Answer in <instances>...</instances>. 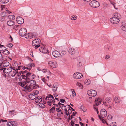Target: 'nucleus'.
Masks as SVG:
<instances>
[{
	"label": "nucleus",
	"instance_id": "nucleus-1",
	"mask_svg": "<svg viewBox=\"0 0 126 126\" xmlns=\"http://www.w3.org/2000/svg\"><path fill=\"white\" fill-rule=\"evenodd\" d=\"M107 115V112L106 110L104 109H102L101 110L100 115H98V117L100 120L103 121L104 119L102 118L106 117Z\"/></svg>",
	"mask_w": 126,
	"mask_h": 126
},
{
	"label": "nucleus",
	"instance_id": "nucleus-2",
	"mask_svg": "<svg viewBox=\"0 0 126 126\" xmlns=\"http://www.w3.org/2000/svg\"><path fill=\"white\" fill-rule=\"evenodd\" d=\"M111 99L110 97L107 98H106L104 101L103 102V104L105 106H109L112 104L111 102Z\"/></svg>",
	"mask_w": 126,
	"mask_h": 126
},
{
	"label": "nucleus",
	"instance_id": "nucleus-3",
	"mask_svg": "<svg viewBox=\"0 0 126 126\" xmlns=\"http://www.w3.org/2000/svg\"><path fill=\"white\" fill-rule=\"evenodd\" d=\"M90 5L92 7L94 8H97L100 6L99 2L95 0L92 1L90 3Z\"/></svg>",
	"mask_w": 126,
	"mask_h": 126
},
{
	"label": "nucleus",
	"instance_id": "nucleus-4",
	"mask_svg": "<svg viewBox=\"0 0 126 126\" xmlns=\"http://www.w3.org/2000/svg\"><path fill=\"white\" fill-rule=\"evenodd\" d=\"M24 88V91L31 92L33 89L36 88V87H35V86H32L30 85H28V84L27 83Z\"/></svg>",
	"mask_w": 126,
	"mask_h": 126
},
{
	"label": "nucleus",
	"instance_id": "nucleus-5",
	"mask_svg": "<svg viewBox=\"0 0 126 126\" xmlns=\"http://www.w3.org/2000/svg\"><path fill=\"white\" fill-rule=\"evenodd\" d=\"M40 51L42 53L45 54L48 52V50L46 48L44 45L40 43Z\"/></svg>",
	"mask_w": 126,
	"mask_h": 126
},
{
	"label": "nucleus",
	"instance_id": "nucleus-6",
	"mask_svg": "<svg viewBox=\"0 0 126 126\" xmlns=\"http://www.w3.org/2000/svg\"><path fill=\"white\" fill-rule=\"evenodd\" d=\"M87 94L90 96L94 97L96 95L97 93L95 90H91L88 91Z\"/></svg>",
	"mask_w": 126,
	"mask_h": 126
},
{
	"label": "nucleus",
	"instance_id": "nucleus-7",
	"mask_svg": "<svg viewBox=\"0 0 126 126\" xmlns=\"http://www.w3.org/2000/svg\"><path fill=\"white\" fill-rule=\"evenodd\" d=\"M52 54L53 56L55 58H60L62 57L61 54L58 51L56 50L53 51Z\"/></svg>",
	"mask_w": 126,
	"mask_h": 126
},
{
	"label": "nucleus",
	"instance_id": "nucleus-8",
	"mask_svg": "<svg viewBox=\"0 0 126 126\" xmlns=\"http://www.w3.org/2000/svg\"><path fill=\"white\" fill-rule=\"evenodd\" d=\"M27 32L26 29L24 28H22L19 30V35L22 36H25Z\"/></svg>",
	"mask_w": 126,
	"mask_h": 126
},
{
	"label": "nucleus",
	"instance_id": "nucleus-9",
	"mask_svg": "<svg viewBox=\"0 0 126 126\" xmlns=\"http://www.w3.org/2000/svg\"><path fill=\"white\" fill-rule=\"evenodd\" d=\"M119 17L115 18V17H112L110 19V21L112 23L114 24H116L118 23L120 21L119 20Z\"/></svg>",
	"mask_w": 126,
	"mask_h": 126
},
{
	"label": "nucleus",
	"instance_id": "nucleus-10",
	"mask_svg": "<svg viewBox=\"0 0 126 126\" xmlns=\"http://www.w3.org/2000/svg\"><path fill=\"white\" fill-rule=\"evenodd\" d=\"M73 76L74 79H78L81 78L83 77V75L80 73L76 72L73 74Z\"/></svg>",
	"mask_w": 126,
	"mask_h": 126
},
{
	"label": "nucleus",
	"instance_id": "nucleus-11",
	"mask_svg": "<svg viewBox=\"0 0 126 126\" xmlns=\"http://www.w3.org/2000/svg\"><path fill=\"white\" fill-rule=\"evenodd\" d=\"M16 22L20 24H22L24 22V19L20 16H18L16 18Z\"/></svg>",
	"mask_w": 126,
	"mask_h": 126
},
{
	"label": "nucleus",
	"instance_id": "nucleus-12",
	"mask_svg": "<svg viewBox=\"0 0 126 126\" xmlns=\"http://www.w3.org/2000/svg\"><path fill=\"white\" fill-rule=\"evenodd\" d=\"M18 124L16 122L14 121H10L7 122V125L9 126H16Z\"/></svg>",
	"mask_w": 126,
	"mask_h": 126
},
{
	"label": "nucleus",
	"instance_id": "nucleus-13",
	"mask_svg": "<svg viewBox=\"0 0 126 126\" xmlns=\"http://www.w3.org/2000/svg\"><path fill=\"white\" fill-rule=\"evenodd\" d=\"M49 65L53 67H56L57 65L56 62L55 61H50L48 63Z\"/></svg>",
	"mask_w": 126,
	"mask_h": 126
},
{
	"label": "nucleus",
	"instance_id": "nucleus-14",
	"mask_svg": "<svg viewBox=\"0 0 126 126\" xmlns=\"http://www.w3.org/2000/svg\"><path fill=\"white\" fill-rule=\"evenodd\" d=\"M3 71H4L7 74H10L12 71V67L11 66L10 68H3Z\"/></svg>",
	"mask_w": 126,
	"mask_h": 126
},
{
	"label": "nucleus",
	"instance_id": "nucleus-15",
	"mask_svg": "<svg viewBox=\"0 0 126 126\" xmlns=\"http://www.w3.org/2000/svg\"><path fill=\"white\" fill-rule=\"evenodd\" d=\"M121 29L123 31H126V22L123 21L121 23Z\"/></svg>",
	"mask_w": 126,
	"mask_h": 126
},
{
	"label": "nucleus",
	"instance_id": "nucleus-16",
	"mask_svg": "<svg viewBox=\"0 0 126 126\" xmlns=\"http://www.w3.org/2000/svg\"><path fill=\"white\" fill-rule=\"evenodd\" d=\"M25 37L28 39H31L33 37V34L32 33H28L25 35Z\"/></svg>",
	"mask_w": 126,
	"mask_h": 126
},
{
	"label": "nucleus",
	"instance_id": "nucleus-17",
	"mask_svg": "<svg viewBox=\"0 0 126 126\" xmlns=\"http://www.w3.org/2000/svg\"><path fill=\"white\" fill-rule=\"evenodd\" d=\"M29 79L28 80V82L27 83L28 84V85H30L32 86H35V87L37 88V86H34L36 83L35 81L33 80H29Z\"/></svg>",
	"mask_w": 126,
	"mask_h": 126
},
{
	"label": "nucleus",
	"instance_id": "nucleus-18",
	"mask_svg": "<svg viewBox=\"0 0 126 126\" xmlns=\"http://www.w3.org/2000/svg\"><path fill=\"white\" fill-rule=\"evenodd\" d=\"M54 99L53 95L51 94L48 95L45 99V100H49V101H53V99Z\"/></svg>",
	"mask_w": 126,
	"mask_h": 126
},
{
	"label": "nucleus",
	"instance_id": "nucleus-19",
	"mask_svg": "<svg viewBox=\"0 0 126 126\" xmlns=\"http://www.w3.org/2000/svg\"><path fill=\"white\" fill-rule=\"evenodd\" d=\"M28 79H27L26 80V81L19 82H18V84L19 85L22 87L25 86L27 84V82H28Z\"/></svg>",
	"mask_w": 126,
	"mask_h": 126
},
{
	"label": "nucleus",
	"instance_id": "nucleus-20",
	"mask_svg": "<svg viewBox=\"0 0 126 126\" xmlns=\"http://www.w3.org/2000/svg\"><path fill=\"white\" fill-rule=\"evenodd\" d=\"M39 40L38 38L36 39L35 40H33V43H35L37 44V45H35V48L36 49L38 47H39Z\"/></svg>",
	"mask_w": 126,
	"mask_h": 126
},
{
	"label": "nucleus",
	"instance_id": "nucleus-21",
	"mask_svg": "<svg viewBox=\"0 0 126 126\" xmlns=\"http://www.w3.org/2000/svg\"><path fill=\"white\" fill-rule=\"evenodd\" d=\"M7 24L9 26H12L15 24V22L13 20H11L8 21Z\"/></svg>",
	"mask_w": 126,
	"mask_h": 126
},
{
	"label": "nucleus",
	"instance_id": "nucleus-22",
	"mask_svg": "<svg viewBox=\"0 0 126 126\" xmlns=\"http://www.w3.org/2000/svg\"><path fill=\"white\" fill-rule=\"evenodd\" d=\"M9 63L7 62H2L0 63V66H3V67H5L8 66L9 65Z\"/></svg>",
	"mask_w": 126,
	"mask_h": 126
},
{
	"label": "nucleus",
	"instance_id": "nucleus-23",
	"mask_svg": "<svg viewBox=\"0 0 126 126\" xmlns=\"http://www.w3.org/2000/svg\"><path fill=\"white\" fill-rule=\"evenodd\" d=\"M101 99L100 98H98L95 99V103L96 106H98L101 103Z\"/></svg>",
	"mask_w": 126,
	"mask_h": 126
},
{
	"label": "nucleus",
	"instance_id": "nucleus-24",
	"mask_svg": "<svg viewBox=\"0 0 126 126\" xmlns=\"http://www.w3.org/2000/svg\"><path fill=\"white\" fill-rule=\"evenodd\" d=\"M114 101L115 103H119L121 102L120 98L118 96H116L114 98Z\"/></svg>",
	"mask_w": 126,
	"mask_h": 126
},
{
	"label": "nucleus",
	"instance_id": "nucleus-25",
	"mask_svg": "<svg viewBox=\"0 0 126 126\" xmlns=\"http://www.w3.org/2000/svg\"><path fill=\"white\" fill-rule=\"evenodd\" d=\"M69 52L71 54H74L75 52V50L74 48H70L69 49Z\"/></svg>",
	"mask_w": 126,
	"mask_h": 126
},
{
	"label": "nucleus",
	"instance_id": "nucleus-26",
	"mask_svg": "<svg viewBox=\"0 0 126 126\" xmlns=\"http://www.w3.org/2000/svg\"><path fill=\"white\" fill-rule=\"evenodd\" d=\"M4 50L2 52V53L4 55H7L8 54H9L10 52L9 51L6 50V49H5V48L3 49Z\"/></svg>",
	"mask_w": 126,
	"mask_h": 126
},
{
	"label": "nucleus",
	"instance_id": "nucleus-27",
	"mask_svg": "<svg viewBox=\"0 0 126 126\" xmlns=\"http://www.w3.org/2000/svg\"><path fill=\"white\" fill-rule=\"evenodd\" d=\"M8 18L10 19H11L13 20L15 18V16L13 15H9L8 16Z\"/></svg>",
	"mask_w": 126,
	"mask_h": 126
},
{
	"label": "nucleus",
	"instance_id": "nucleus-28",
	"mask_svg": "<svg viewBox=\"0 0 126 126\" xmlns=\"http://www.w3.org/2000/svg\"><path fill=\"white\" fill-rule=\"evenodd\" d=\"M17 72V70H15L14 71H13L11 74V76L12 77H14L16 73Z\"/></svg>",
	"mask_w": 126,
	"mask_h": 126
},
{
	"label": "nucleus",
	"instance_id": "nucleus-29",
	"mask_svg": "<svg viewBox=\"0 0 126 126\" xmlns=\"http://www.w3.org/2000/svg\"><path fill=\"white\" fill-rule=\"evenodd\" d=\"M90 83L91 81L90 80H86L84 82V84L85 85H87L90 84Z\"/></svg>",
	"mask_w": 126,
	"mask_h": 126
},
{
	"label": "nucleus",
	"instance_id": "nucleus-30",
	"mask_svg": "<svg viewBox=\"0 0 126 126\" xmlns=\"http://www.w3.org/2000/svg\"><path fill=\"white\" fill-rule=\"evenodd\" d=\"M7 13L5 12H3L1 14V15L2 17H6L7 16Z\"/></svg>",
	"mask_w": 126,
	"mask_h": 126
},
{
	"label": "nucleus",
	"instance_id": "nucleus-31",
	"mask_svg": "<svg viewBox=\"0 0 126 126\" xmlns=\"http://www.w3.org/2000/svg\"><path fill=\"white\" fill-rule=\"evenodd\" d=\"M55 107L54 106L49 110L50 112V113H53L55 110Z\"/></svg>",
	"mask_w": 126,
	"mask_h": 126
},
{
	"label": "nucleus",
	"instance_id": "nucleus-32",
	"mask_svg": "<svg viewBox=\"0 0 126 126\" xmlns=\"http://www.w3.org/2000/svg\"><path fill=\"white\" fill-rule=\"evenodd\" d=\"M9 0H1V2L2 3L5 4L8 2Z\"/></svg>",
	"mask_w": 126,
	"mask_h": 126
},
{
	"label": "nucleus",
	"instance_id": "nucleus-33",
	"mask_svg": "<svg viewBox=\"0 0 126 126\" xmlns=\"http://www.w3.org/2000/svg\"><path fill=\"white\" fill-rule=\"evenodd\" d=\"M77 18V17L76 16H73L71 17V19L72 20H76Z\"/></svg>",
	"mask_w": 126,
	"mask_h": 126
},
{
	"label": "nucleus",
	"instance_id": "nucleus-34",
	"mask_svg": "<svg viewBox=\"0 0 126 126\" xmlns=\"http://www.w3.org/2000/svg\"><path fill=\"white\" fill-rule=\"evenodd\" d=\"M19 26L18 25H16L14 26L13 29H15L16 30H18L19 28Z\"/></svg>",
	"mask_w": 126,
	"mask_h": 126
},
{
	"label": "nucleus",
	"instance_id": "nucleus-35",
	"mask_svg": "<svg viewBox=\"0 0 126 126\" xmlns=\"http://www.w3.org/2000/svg\"><path fill=\"white\" fill-rule=\"evenodd\" d=\"M53 92H55L57 90V89L58 88L57 86H55L54 84L53 85Z\"/></svg>",
	"mask_w": 126,
	"mask_h": 126
},
{
	"label": "nucleus",
	"instance_id": "nucleus-36",
	"mask_svg": "<svg viewBox=\"0 0 126 126\" xmlns=\"http://www.w3.org/2000/svg\"><path fill=\"white\" fill-rule=\"evenodd\" d=\"M76 85H77L79 87L81 88L82 89L83 88V86L81 83H79L77 82L76 84Z\"/></svg>",
	"mask_w": 126,
	"mask_h": 126
},
{
	"label": "nucleus",
	"instance_id": "nucleus-37",
	"mask_svg": "<svg viewBox=\"0 0 126 126\" xmlns=\"http://www.w3.org/2000/svg\"><path fill=\"white\" fill-rule=\"evenodd\" d=\"M35 101L38 104V105L39 106V99L38 98V97H37L36 98Z\"/></svg>",
	"mask_w": 126,
	"mask_h": 126
},
{
	"label": "nucleus",
	"instance_id": "nucleus-38",
	"mask_svg": "<svg viewBox=\"0 0 126 126\" xmlns=\"http://www.w3.org/2000/svg\"><path fill=\"white\" fill-rule=\"evenodd\" d=\"M113 16L114 17H115V18H117L118 17H119V18H120V17L118 16V14L117 13H114Z\"/></svg>",
	"mask_w": 126,
	"mask_h": 126
},
{
	"label": "nucleus",
	"instance_id": "nucleus-39",
	"mask_svg": "<svg viewBox=\"0 0 126 126\" xmlns=\"http://www.w3.org/2000/svg\"><path fill=\"white\" fill-rule=\"evenodd\" d=\"M31 73L29 72L27 73L25 76V77L26 78H31Z\"/></svg>",
	"mask_w": 126,
	"mask_h": 126
},
{
	"label": "nucleus",
	"instance_id": "nucleus-40",
	"mask_svg": "<svg viewBox=\"0 0 126 126\" xmlns=\"http://www.w3.org/2000/svg\"><path fill=\"white\" fill-rule=\"evenodd\" d=\"M7 58V57L6 56H2V58H1V59L3 60V61L4 62H5V61L7 60L6 59Z\"/></svg>",
	"mask_w": 126,
	"mask_h": 126
},
{
	"label": "nucleus",
	"instance_id": "nucleus-41",
	"mask_svg": "<svg viewBox=\"0 0 126 126\" xmlns=\"http://www.w3.org/2000/svg\"><path fill=\"white\" fill-rule=\"evenodd\" d=\"M5 48V47H4L3 46H1L0 44V51H2L3 49H4ZM0 53L1 54V52L0 51Z\"/></svg>",
	"mask_w": 126,
	"mask_h": 126
},
{
	"label": "nucleus",
	"instance_id": "nucleus-42",
	"mask_svg": "<svg viewBox=\"0 0 126 126\" xmlns=\"http://www.w3.org/2000/svg\"><path fill=\"white\" fill-rule=\"evenodd\" d=\"M80 109L84 112H86V109L85 108H84L83 107L81 106Z\"/></svg>",
	"mask_w": 126,
	"mask_h": 126
},
{
	"label": "nucleus",
	"instance_id": "nucleus-43",
	"mask_svg": "<svg viewBox=\"0 0 126 126\" xmlns=\"http://www.w3.org/2000/svg\"><path fill=\"white\" fill-rule=\"evenodd\" d=\"M72 93L73 94L72 95L73 96H75L76 95V94L75 93V91H74V90L73 89H72Z\"/></svg>",
	"mask_w": 126,
	"mask_h": 126
},
{
	"label": "nucleus",
	"instance_id": "nucleus-44",
	"mask_svg": "<svg viewBox=\"0 0 126 126\" xmlns=\"http://www.w3.org/2000/svg\"><path fill=\"white\" fill-rule=\"evenodd\" d=\"M39 93V92L38 91L36 90H35V92H33V94L34 95H37Z\"/></svg>",
	"mask_w": 126,
	"mask_h": 126
},
{
	"label": "nucleus",
	"instance_id": "nucleus-45",
	"mask_svg": "<svg viewBox=\"0 0 126 126\" xmlns=\"http://www.w3.org/2000/svg\"><path fill=\"white\" fill-rule=\"evenodd\" d=\"M53 101H48L47 102L48 105L50 106L51 105V104L52 103Z\"/></svg>",
	"mask_w": 126,
	"mask_h": 126
},
{
	"label": "nucleus",
	"instance_id": "nucleus-46",
	"mask_svg": "<svg viewBox=\"0 0 126 126\" xmlns=\"http://www.w3.org/2000/svg\"><path fill=\"white\" fill-rule=\"evenodd\" d=\"M9 113L10 114H12L14 113H15V110H12V111H9Z\"/></svg>",
	"mask_w": 126,
	"mask_h": 126
},
{
	"label": "nucleus",
	"instance_id": "nucleus-47",
	"mask_svg": "<svg viewBox=\"0 0 126 126\" xmlns=\"http://www.w3.org/2000/svg\"><path fill=\"white\" fill-rule=\"evenodd\" d=\"M7 46L9 47H11L13 46V45L12 43H10L7 45Z\"/></svg>",
	"mask_w": 126,
	"mask_h": 126
},
{
	"label": "nucleus",
	"instance_id": "nucleus-48",
	"mask_svg": "<svg viewBox=\"0 0 126 126\" xmlns=\"http://www.w3.org/2000/svg\"><path fill=\"white\" fill-rule=\"evenodd\" d=\"M66 107L64 105L63 106H62V109L63 110H65L66 109Z\"/></svg>",
	"mask_w": 126,
	"mask_h": 126
},
{
	"label": "nucleus",
	"instance_id": "nucleus-49",
	"mask_svg": "<svg viewBox=\"0 0 126 126\" xmlns=\"http://www.w3.org/2000/svg\"><path fill=\"white\" fill-rule=\"evenodd\" d=\"M31 78L33 79L35 78V76L33 74L31 73Z\"/></svg>",
	"mask_w": 126,
	"mask_h": 126
},
{
	"label": "nucleus",
	"instance_id": "nucleus-50",
	"mask_svg": "<svg viewBox=\"0 0 126 126\" xmlns=\"http://www.w3.org/2000/svg\"><path fill=\"white\" fill-rule=\"evenodd\" d=\"M66 52L64 50H63L61 52V53L63 55H65L66 54Z\"/></svg>",
	"mask_w": 126,
	"mask_h": 126
},
{
	"label": "nucleus",
	"instance_id": "nucleus-51",
	"mask_svg": "<svg viewBox=\"0 0 126 126\" xmlns=\"http://www.w3.org/2000/svg\"><path fill=\"white\" fill-rule=\"evenodd\" d=\"M77 113V112H76L75 111L73 112L71 116V117H73L75 116L76 114Z\"/></svg>",
	"mask_w": 126,
	"mask_h": 126
},
{
	"label": "nucleus",
	"instance_id": "nucleus-52",
	"mask_svg": "<svg viewBox=\"0 0 126 126\" xmlns=\"http://www.w3.org/2000/svg\"><path fill=\"white\" fill-rule=\"evenodd\" d=\"M60 102L62 103H64L65 101V100L63 99H60Z\"/></svg>",
	"mask_w": 126,
	"mask_h": 126
},
{
	"label": "nucleus",
	"instance_id": "nucleus-53",
	"mask_svg": "<svg viewBox=\"0 0 126 126\" xmlns=\"http://www.w3.org/2000/svg\"><path fill=\"white\" fill-rule=\"evenodd\" d=\"M112 117L110 115H109L108 116V119H110L112 118Z\"/></svg>",
	"mask_w": 126,
	"mask_h": 126
},
{
	"label": "nucleus",
	"instance_id": "nucleus-54",
	"mask_svg": "<svg viewBox=\"0 0 126 126\" xmlns=\"http://www.w3.org/2000/svg\"><path fill=\"white\" fill-rule=\"evenodd\" d=\"M82 63L81 62H79L78 63L77 65L79 66H80L82 65Z\"/></svg>",
	"mask_w": 126,
	"mask_h": 126
},
{
	"label": "nucleus",
	"instance_id": "nucleus-55",
	"mask_svg": "<svg viewBox=\"0 0 126 126\" xmlns=\"http://www.w3.org/2000/svg\"><path fill=\"white\" fill-rule=\"evenodd\" d=\"M110 58V56L109 55H107L106 56L105 59H108Z\"/></svg>",
	"mask_w": 126,
	"mask_h": 126
},
{
	"label": "nucleus",
	"instance_id": "nucleus-56",
	"mask_svg": "<svg viewBox=\"0 0 126 126\" xmlns=\"http://www.w3.org/2000/svg\"><path fill=\"white\" fill-rule=\"evenodd\" d=\"M27 72V71L26 70L25 71H23V72L21 71V73L23 74H24L25 73H26Z\"/></svg>",
	"mask_w": 126,
	"mask_h": 126
},
{
	"label": "nucleus",
	"instance_id": "nucleus-57",
	"mask_svg": "<svg viewBox=\"0 0 126 126\" xmlns=\"http://www.w3.org/2000/svg\"><path fill=\"white\" fill-rule=\"evenodd\" d=\"M68 113H69V114H71V113L72 111H71V109H69L68 110Z\"/></svg>",
	"mask_w": 126,
	"mask_h": 126
},
{
	"label": "nucleus",
	"instance_id": "nucleus-58",
	"mask_svg": "<svg viewBox=\"0 0 126 126\" xmlns=\"http://www.w3.org/2000/svg\"><path fill=\"white\" fill-rule=\"evenodd\" d=\"M31 67L33 66L34 67L35 66V64L33 63H31Z\"/></svg>",
	"mask_w": 126,
	"mask_h": 126
},
{
	"label": "nucleus",
	"instance_id": "nucleus-59",
	"mask_svg": "<svg viewBox=\"0 0 126 126\" xmlns=\"http://www.w3.org/2000/svg\"><path fill=\"white\" fill-rule=\"evenodd\" d=\"M16 74L17 75V76H19L20 75H21V73L20 72H18V71H17V72H16Z\"/></svg>",
	"mask_w": 126,
	"mask_h": 126
},
{
	"label": "nucleus",
	"instance_id": "nucleus-60",
	"mask_svg": "<svg viewBox=\"0 0 126 126\" xmlns=\"http://www.w3.org/2000/svg\"><path fill=\"white\" fill-rule=\"evenodd\" d=\"M32 45L33 46H35V45H37V44L36 43H33V41H32Z\"/></svg>",
	"mask_w": 126,
	"mask_h": 126
},
{
	"label": "nucleus",
	"instance_id": "nucleus-61",
	"mask_svg": "<svg viewBox=\"0 0 126 126\" xmlns=\"http://www.w3.org/2000/svg\"><path fill=\"white\" fill-rule=\"evenodd\" d=\"M31 96L34 97V95L33 94H31L30 95H29V97L30 98H32V97Z\"/></svg>",
	"mask_w": 126,
	"mask_h": 126
},
{
	"label": "nucleus",
	"instance_id": "nucleus-62",
	"mask_svg": "<svg viewBox=\"0 0 126 126\" xmlns=\"http://www.w3.org/2000/svg\"><path fill=\"white\" fill-rule=\"evenodd\" d=\"M58 104L59 105H62V106H63L64 105L63 104L61 103L60 102H58Z\"/></svg>",
	"mask_w": 126,
	"mask_h": 126
},
{
	"label": "nucleus",
	"instance_id": "nucleus-63",
	"mask_svg": "<svg viewBox=\"0 0 126 126\" xmlns=\"http://www.w3.org/2000/svg\"><path fill=\"white\" fill-rule=\"evenodd\" d=\"M30 55L32 56V57H33V55L32 54V51H31L30 52Z\"/></svg>",
	"mask_w": 126,
	"mask_h": 126
},
{
	"label": "nucleus",
	"instance_id": "nucleus-64",
	"mask_svg": "<svg viewBox=\"0 0 126 126\" xmlns=\"http://www.w3.org/2000/svg\"><path fill=\"white\" fill-rule=\"evenodd\" d=\"M1 121L2 122H7V121L6 120H3L2 119H1Z\"/></svg>",
	"mask_w": 126,
	"mask_h": 126
}]
</instances>
